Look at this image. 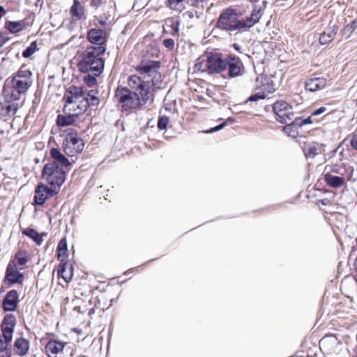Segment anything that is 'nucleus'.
Segmentation results:
<instances>
[{
  "label": "nucleus",
  "instance_id": "obj_1",
  "mask_svg": "<svg viewBox=\"0 0 357 357\" xmlns=\"http://www.w3.org/2000/svg\"><path fill=\"white\" fill-rule=\"evenodd\" d=\"M32 73L29 70L20 68L13 77L10 83L4 85L2 96L8 102L17 101L32 84Z\"/></svg>",
  "mask_w": 357,
  "mask_h": 357
},
{
  "label": "nucleus",
  "instance_id": "obj_2",
  "mask_svg": "<svg viewBox=\"0 0 357 357\" xmlns=\"http://www.w3.org/2000/svg\"><path fill=\"white\" fill-rule=\"evenodd\" d=\"M105 54L102 47H86L77 62L78 70L81 73L103 72L105 61L102 56Z\"/></svg>",
  "mask_w": 357,
  "mask_h": 357
},
{
  "label": "nucleus",
  "instance_id": "obj_3",
  "mask_svg": "<svg viewBox=\"0 0 357 357\" xmlns=\"http://www.w3.org/2000/svg\"><path fill=\"white\" fill-rule=\"evenodd\" d=\"M114 98L117 102V106L123 112L139 109L148 102V100H142L143 97L137 92H133L128 87L121 85L115 89Z\"/></svg>",
  "mask_w": 357,
  "mask_h": 357
},
{
  "label": "nucleus",
  "instance_id": "obj_4",
  "mask_svg": "<svg viewBox=\"0 0 357 357\" xmlns=\"http://www.w3.org/2000/svg\"><path fill=\"white\" fill-rule=\"evenodd\" d=\"M236 8L229 6L224 9L218 17L215 27L229 33L237 31V33L245 32L242 20H236Z\"/></svg>",
  "mask_w": 357,
  "mask_h": 357
},
{
  "label": "nucleus",
  "instance_id": "obj_5",
  "mask_svg": "<svg viewBox=\"0 0 357 357\" xmlns=\"http://www.w3.org/2000/svg\"><path fill=\"white\" fill-rule=\"evenodd\" d=\"M195 64L196 67L201 66L202 62H205L206 69L204 71L209 75L220 74L226 70L225 57L217 50L211 51L206 50L205 54L201 56Z\"/></svg>",
  "mask_w": 357,
  "mask_h": 357
},
{
  "label": "nucleus",
  "instance_id": "obj_6",
  "mask_svg": "<svg viewBox=\"0 0 357 357\" xmlns=\"http://www.w3.org/2000/svg\"><path fill=\"white\" fill-rule=\"evenodd\" d=\"M63 150L66 155L73 157L82 152L84 147V140L78 136L77 130L70 129L63 140Z\"/></svg>",
  "mask_w": 357,
  "mask_h": 357
},
{
  "label": "nucleus",
  "instance_id": "obj_7",
  "mask_svg": "<svg viewBox=\"0 0 357 357\" xmlns=\"http://www.w3.org/2000/svg\"><path fill=\"white\" fill-rule=\"evenodd\" d=\"M250 3L247 8L251 9V13L244 20H242L245 32L249 31L260 21L267 5L266 1H263L261 4H259V0H251Z\"/></svg>",
  "mask_w": 357,
  "mask_h": 357
},
{
  "label": "nucleus",
  "instance_id": "obj_8",
  "mask_svg": "<svg viewBox=\"0 0 357 357\" xmlns=\"http://www.w3.org/2000/svg\"><path fill=\"white\" fill-rule=\"evenodd\" d=\"M50 154L53 161L46 163L45 174H47V171H50V169L52 171L54 169L60 171L64 170L63 167L68 168L72 165L69 159L66 156V154L62 153L59 148L50 149Z\"/></svg>",
  "mask_w": 357,
  "mask_h": 357
},
{
  "label": "nucleus",
  "instance_id": "obj_9",
  "mask_svg": "<svg viewBox=\"0 0 357 357\" xmlns=\"http://www.w3.org/2000/svg\"><path fill=\"white\" fill-rule=\"evenodd\" d=\"M129 89L143 97L142 100H149L151 90L149 81H145L137 75H131L128 78Z\"/></svg>",
  "mask_w": 357,
  "mask_h": 357
},
{
  "label": "nucleus",
  "instance_id": "obj_10",
  "mask_svg": "<svg viewBox=\"0 0 357 357\" xmlns=\"http://www.w3.org/2000/svg\"><path fill=\"white\" fill-rule=\"evenodd\" d=\"M226 70L227 75L226 78L233 79L242 76L245 72L244 65L241 59L235 54H228L225 56Z\"/></svg>",
  "mask_w": 357,
  "mask_h": 357
},
{
  "label": "nucleus",
  "instance_id": "obj_11",
  "mask_svg": "<svg viewBox=\"0 0 357 357\" xmlns=\"http://www.w3.org/2000/svg\"><path fill=\"white\" fill-rule=\"evenodd\" d=\"M109 34L102 29L91 28L87 31L86 39L91 44L89 47H102L104 52L107 50Z\"/></svg>",
  "mask_w": 357,
  "mask_h": 357
},
{
  "label": "nucleus",
  "instance_id": "obj_12",
  "mask_svg": "<svg viewBox=\"0 0 357 357\" xmlns=\"http://www.w3.org/2000/svg\"><path fill=\"white\" fill-rule=\"evenodd\" d=\"M66 344V342L60 340L54 333H46V355L51 357L48 352L56 355L61 353Z\"/></svg>",
  "mask_w": 357,
  "mask_h": 357
},
{
  "label": "nucleus",
  "instance_id": "obj_13",
  "mask_svg": "<svg viewBox=\"0 0 357 357\" xmlns=\"http://www.w3.org/2000/svg\"><path fill=\"white\" fill-rule=\"evenodd\" d=\"M161 66V62L156 60H142L138 65L135 67V69L140 75H144V77H151L154 72H156Z\"/></svg>",
  "mask_w": 357,
  "mask_h": 357
},
{
  "label": "nucleus",
  "instance_id": "obj_14",
  "mask_svg": "<svg viewBox=\"0 0 357 357\" xmlns=\"http://www.w3.org/2000/svg\"><path fill=\"white\" fill-rule=\"evenodd\" d=\"M330 168V172L337 174L340 176H344L347 181H351L354 175V169L348 163H335L331 165H326L325 169Z\"/></svg>",
  "mask_w": 357,
  "mask_h": 357
},
{
  "label": "nucleus",
  "instance_id": "obj_15",
  "mask_svg": "<svg viewBox=\"0 0 357 357\" xmlns=\"http://www.w3.org/2000/svg\"><path fill=\"white\" fill-rule=\"evenodd\" d=\"M19 268L14 264L8 265L6 271V280L9 284H21L24 280V275L19 271Z\"/></svg>",
  "mask_w": 357,
  "mask_h": 357
},
{
  "label": "nucleus",
  "instance_id": "obj_16",
  "mask_svg": "<svg viewBox=\"0 0 357 357\" xmlns=\"http://www.w3.org/2000/svg\"><path fill=\"white\" fill-rule=\"evenodd\" d=\"M323 176L326 185L331 188L337 189L346 184L347 178L344 176L333 175L331 172L324 173Z\"/></svg>",
  "mask_w": 357,
  "mask_h": 357
},
{
  "label": "nucleus",
  "instance_id": "obj_17",
  "mask_svg": "<svg viewBox=\"0 0 357 357\" xmlns=\"http://www.w3.org/2000/svg\"><path fill=\"white\" fill-rule=\"evenodd\" d=\"M18 301V293L16 290L9 291L3 301V307L5 311H13L17 307Z\"/></svg>",
  "mask_w": 357,
  "mask_h": 357
},
{
  "label": "nucleus",
  "instance_id": "obj_18",
  "mask_svg": "<svg viewBox=\"0 0 357 357\" xmlns=\"http://www.w3.org/2000/svg\"><path fill=\"white\" fill-rule=\"evenodd\" d=\"M327 80L324 77H314L307 79L305 83V88L310 92H315L324 89Z\"/></svg>",
  "mask_w": 357,
  "mask_h": 357
},
{
  "label": "nucleus",
  "instance_id": "obj_19",
  "mask_svg": "<svg viewBox=\"0 0 357 357\" xmlns=\"http://www.w3.org/2000/svg\"><path fill=\"white\" fill-rule=\"evenodd\" d=\"M64 114H59L57 115L56 123L58 126L66 127L73 126L79 118V114H71L67 112Z\"/></svg>",
  "mask_w": 357,
  "mask_h": 357
},
{
  "label": "nucleus",
  "instance_id": "obj_20",
  "mask_svg": "<svg viewBox=\"0 0 357 357\" xmlns=\"http://www.w3.org/2000/svg\"><path fill=\"white\" fill-rule=\"evenodd\" d=\"M29 260V255L25 250H19L14 258L9 262L8 265L14 264L15 267L22 270L26 267V263Z\"/></svg>",
  "mask_w": 357,
  "mask_h": 357
},
{
  "label": "nucleus",
  "instance_id": "obj_21",
  "mask_svg": "<svg viewBox=\"0 0 357 357\" xmlns=\"http://www.w3.org/2000/svg\"><path fill=\"white\" fill-rule=\"evenodd\" d=\"M337 31L338 26L337 24L331 25V22H330L328 27L319 36V41L320 44L326 45L331 43Z\"/></svg>",
  "mask_w": 357,
  "mask_h": 357
},
{
  "label": "nucleus",
  "instance_id": "obj_22",
  "mask_svg": "<svg viewBox=\"0 0 357 357\" xmlns=\"http://www.w3.org/2000/svg\"><path fill=\"white\" fill-rule=\"evenodd\" d=\"M69 13L72 18H74L76 20H85L86 19L85 9L78 0L73 1V3L70 8Z\"/></svg>",
  "mask_w": 357,
  "mask_h": 357
},
{
  "label": "nucleus",
  "instance_id": "obj_23",
  "mask_svg": "<svg viewBox=\"0 0 357 357\" xmlns=\"http://www.w3.org/2000/svg\"><path fill=\"white\" fill-rule=\"evenodd\" d=\"M67 173L65 170H55L47 171L46 174V181H50L54 182L56 184L62 185L66 179Z\"/></svg>",
  "mask_w": 357,
  "mask_h": 357
},
{
  "label": "nucleus",
  "instance_id": "obj_24",
  "mask_svg": "<svg viewBox=\"0 0 357 357\" xmlns=\"http://www.w3.org/2000/svg\"><path fill=\"white\" fill-rule=\"evenodd\" d=\"M68 265H69V260L66 259H60V263L57 267V275L61 277L63 280L68 283L72 280L73 273L68 270Z\"/></svg>",
  "mask_w": 357,
  "mask_h": 357
},
{
  "label": "nucleus",
  "instance_id": "obj_25",
  "mask_svg": "<svg viewBox=\"0 0 357 357\" xmlns=\"http://www.w3.org/2000/svg\"><path fill=\"white\" fill-rule=\"evenodd\" d=\"M103 72H91V73H82L84 74L82 77L84 83L88 87H93L98 85L97 77L101 75Z\"/></svg>",
  "mask_w": 357,
  "mask_h": 357
},
{
  "label": "nucleus",
  "instance_id": "obj_26",
  "mask_svg": "<svg viewBox=\"0 0 357 357\" xmlns=\"http://www.w3.org/2000/svg\"><path fill=\"white\" fill-rule=\"evenodd\" d=\"M273 112L275 114L276 121L282 124L287 123V120H292L294 116V113L292 112V110H273Z\"/></svg>",
  "mask_w": 357,
  "mask_h": 357
},
{
  "label": "nucleus",
  "instance_id": "obj_27",
  "mask_svg": "<svg viewBox=\"0 0 357 357\" xmlns=\"http://www.w3.org/2000/svg\"><path fill=\"white\" fill-rule=\"evenodd\" d=\"M61 185L59 184H56L53 181H46V187H45V199L46 201L54 195H57L61 188Z\"/></svg>",
  "mask_w": 357,
  "mask_h": 357
},
{
  "label": "nucleus",
  "instance_id": "obj_28",
  "mask_svg": "<svg viewBox=\"0 0 357 357\" xmlns=\"http://www.w3.org/2000/svg\"><path fill=\"white\" fill-rule=\"evenodd\" d=\"M56 253L59 261L60 259H66L68 256V243L66 236L61 238L59 241L56 248Z\"/></svg>",
  "mask_w": 357,
  "mask_h": 357
},
{
  "label": "nucleus",
  "instance_id": "obj_29",
  "mask_svg": "<svg viewBox=\"0 0 357 357\" xmlns=\"http://www.w3.org/2000/svg\"><path fill=\"white\" fill-rule=\"evenodd\" d=\"M5 101V105H2L1 107L2 113L9 116H14L18 109V103L17 102V101Z\"/></svg>",
  "mask_w": 357,
  "mask_h": 357
},
{
  "label": "nucleus",
  "instance_id": "obj_30",
  "mask_svg": "<svg viewBox=\"0 0 357 357\" xmlns=\"http://www.w3.org/2000/svg\"><path fill=\"white\" fill-rule=\"evenodd\" d=\"M15 350L20 356L25 355L29 350V342L24 338H19L15 342Z\"/></svg>",
  "mask_w": 357,
  "mask_h": 357
},
{
  "label": "nucleus",
  "instance_id": "obj_31",
  "mask_svg": "<svg viewBox=\"0 0 357 357\" xmlns=\"http://www.w3.org/2000/svg\"><path fill=\"white\" fill-rule=\"evenodd\" d=\"M190 0H166L165 5L167 8L181 12L185 8L183 3L189 4Z\"/></svg>",
  "mask_w": 357,
  "mask_h": 357
},
{
  "label": "nucleus",
  "instance_id": "obj_32",
  "mask_svg": "<svg viewBox=\"0 0 357 357\" xmlns=\"http://www.w3.org/2000/svg\"><path fill=\"white\" fill-rule=\"evenodd\" d=\"M22 234L33 239L38 245H41L43 239V234H40L32 228H26L22 230Z\"/></svg>",
  "mask_w": 357,
  "mask_h": 357
},
{
  "label": "nucleus",
  "instance_id": "obj_33",
  "mask_svg": "<svg viewBox=\"0 0 357 357\" xmlns=\"http://www.w3.org/2000/svg\"><path fill=\"white\" fill-rule=\"evenodd\" d=\"M356 29L357 20H354L349 24H346L341 31L342 36L344 38V39H348Z\"/></svg>",
  "mask_w": 357,
  "mask_h": 357
},
{
  "label": "nucleus",
  "instance_id": "obj_34",
  "mask_svg": "<svg viewBox=\"0 0 357 357\" xmlns=\"http://www.w3.org/2000/svg\"><path fill=\"white\" fill-rule=\"evenodd\" d=\"M286 125L283 127L282 131L286 133L288 136L292 138H296L298 136V131L295 122L292 119L290 123H285Z\"/></svg>",
  "mask_w": 357,
  "mask_h": 357
},
{
  "label": "nucleus",
  "instance_id": "obj_35",
  "mask_svg": "<svg viewBox=\"0 0 357 357\" xmlns=\"http://www.w3.org/2000/svg\"><path fill=\"white\" fill-rule=\"evenodd\" d=\"M98 90L91 89L87 93V97H84V99L90 104V106H98L100 103L99 98L98 97Z\"/></svg>",
  "mask_w": 357,
  "mask_h": 357
},
{
  "label": "nucleus",
  "instance_id": "obj_36",
  "mask_svg": "<svg viewBox=\"0 0 357 357\" xmlns=\"http://www.w3.org/2000/svg\"><path fill=\"white\" fill-rule=\"evenodd\" d=\"M75 93L74 92H67L66 91L63 97V100L64 101L63 113H66L68 107L75 104Z\"/></svg>",
  "mask_w": 357,
  "mask_h": 357
},
{
  "label": "nucleus",
  "instance_id": "obj_37",
  "mask_svg": "<svg viewBox=\"0 0 357 357\" xmlns=\"http://www.w3.org/2000/svg\"><path fill=\"white\" fill-rule=\"evenodd\" d=\"M45 192V185L40 183L36 190V195L34 196V202L37 205H42L45 203V197L43 192Z\"/></svg>",
  "mask_w": 357,
  "mask_h": 357
},
{
  "label": "nucleus",
  "instance_id": "obj_38",
  "mask_svg": "<svg viewBox=\"0 0 357 357\" xmlns=\"http://www.w3.org/2000/svg\"><path fill=\"white\" fill-rule=\"evenodd\" d=\"M67 92H74L75 93V99H79L83 97L86 92L85 86H77L75 85H70L66 89Z\"/></svg>",
  "mask_w": 357,
  "mask_h": 357
},
{
  "label": "nucleus",
  "instance_id": "obj_39",
  "mask_svg": "<svg viewBox=\"0 0 357 357\" xmlns=\"http://www.w3.org/2000/svg\"><path fill=\"white\" fill-rule=\"evenodd\" d=\"M272 110H292V106L284 100H277L273 104Z\"/></svg>",
  "mask_w": 357,
  "mask_h": 357
},
{
  "label": "nucleus",
  "instance_id": "obj_40",
  "mask_svg": "<svg viewBox=\"0 0 357 357\" xmlns=\"http://www.w3.org/2000/svg\"><path fill=\"white\" fill-rule=\"evenodd\" d=\"M6 27L10 33H15L23 30L24 25L22 22H8L6 23Z\"/></svg>",
  "mask_w": 357,
  "mask_h": 357
},
{
  "label": "nucleus",
  "instance_id": "obj_41",
  "mask_svg": "<svg viewBox=\"0 0 357 357\" xmlns=\"http://www.w3.org/2000/svg\"><path fill=\"white\" fill-rule=\"evenodd\" d=\"M267 97V94L264 92H257L250 95L244 102L243 104H247L248 102H257L259 100H264Z\"/></svg>",
  "mask_w": 357,
  "mask_h": 357
},
{
  "label": "nucleus",
  "instance_id": "obj_42",
  "mask_svg": "<svg viewBox=\"0 0 357 357\" xmlns=\"http://www.w3.org/2000/svg\"><path fill=\"white\" fill-rule=\"evenodd\" d=\"M169 121V118L166 115H162L158 117L157 126L160 130H166Z\"/></svg>",
  "mask_w": 357,
  "mask_h": 357
},
{
  "label": "nucleus",
  "instance_id": "obj_43",
  "mask_svg": "<svg viewBox=\"0 0 357 357\" xmlns=\"http://www.w3.org/2000/svg\"><path fill=\"white\" fill-rule=\"evenodd\" d=\"M89 107H91V106H90V104L89 103V102L86 100V99H84L83 98V99L80 101V102L79 104L76 105V109H78V110H79V112H77L76 114H79V116L80 114H84V112H86V110L88 109V108Z\"/></svg>",
  "mask_w": 357,
  "mask_h": 357
},
{
  "label": "nucleus",
  "instance_id": "obj_44",
  "mask_svg": "<svg viewBox=\"0 0 357 357\" xmlns=\"http://www.w3.org/2000/svg\"><path fill=\"white\" fill-rule=\"evenodd\" d=\"M151 77V80H149L150 82L151 86H156L162 82V75L158 70L154 72Z\"/></svg>",
  "mask_w": 357,
  "mask_h": 357
},
{
  "label": "nucleus",
  "instance_id": "obj_45",
  "mask_svg": "<svg viewBox=\"0 0 357 357\" xmlns=\"http://www.w3.org/2000/svg\"><path fill=\"white\" fill-rule=\"evenodd\" d=\"M37 50V43L36 41L32 42L22 53V55L25 58L31 56Z\"/></svg>",
  "mask_w": 357,
  "mask_h": 357
},
{
  "label": "nucleus",
  "instance_id": "obj_46",
  "mask_svg": "<svg viewBox=\"0 0 357 357\" xmlns=\"http://www.w3.org/2000/svg\"><path fill=\"white\" fill-rule=\"evenodd\" d=\"M303 151L306 158H314L317 154V148L314 146L305 147Z\"/></svg>",
  "mask_w": 357,
  "mask_h": 357
},
{
  "label": "nucleus",
  "instance_id": "obj_47",
  "mask_svg": "<svg viewBox=\"0 0 357 357\" xmlns=\"http://www.w3.org/2000/svg\"><path fill=\"white\" fill-rule=\"evenodd\" d=\"M226 126L227 121H223L214 127H211L209 129L204 130V132L206 134H211L223 129Z\"/></svg>",
  "mask_w": 357,
  "mask_h": 357
},
{
  "label": "nucleus",
  "instance_id": "obj_48",
  "mask_svg": "<svg viewBox=\"0 0 357 357\" xmlns=\"http://www.w3.org/2000/svg\"><path fill=\"white\" fill-rule=\"evenodd\" d=\"M15 322H16L15 317L13 314H8L4 317V319L2 321V324L4 325L15 326Z\"/></svg>",
  "mask_w": 357,
  "mask_h": 357
},
{
  "label": "nucleus",
  "instance_id": "obj_49",
  "mask_svg": "<svg viewBox=\"0 0 357 357\" xmlns=\"http://www.w3.org/2000/svg\"><path fill=\"white\" fill-rule=\"evenodd\" d=\"M162 44L166 48L172 50L174 48L175 42L174 39L167 38L163 40Z\"/></svg>",
  "mask_w": 357,
  "mask_h": 357
},
{
  "label": "nucleus",
  "instance_id": "obj_50",
  "mask_svg": "<svg viewBox=\"0 0 357 357\" xmlns=\"http://www.w3.org/2000/svg\"><path fill=\"white\" fill-rule=\"evenodd\" d=\"M172 20V35L176 36L178 34L179 32V25H180V20H177L176 21H174L173 19Z\"/></svg>",
  "mask_w": 357,
  "mask_h": 357
},
{
  "label": "nucleus",
  "instance_id": "obj_51",
  "mask_svg": "<svg viewBox=\"0 0 357 357\" xmlns=\"http://www.w3.org/2000/svg\"><path fill=\"white\" fill-rule=\"evenodd\" d=\"M350 146L353 149L357 151V134L353 133L349 139Z\"/></svg>",
  "mask_w": 357,
  "mask_h": 357
},
{
  "label": "nucleus",
  "instance_id": "obj_52",
  "mask_svg": "<svg viewBox=\"0 0 357 357\" xmlns=\"http://www.w3.org/2000/svg\"><path fill=\"white\" fill-rule=\"evenodd\" d=\"M106 3V0H91L90 5L91 7L98 8Z\"/></svg>",
  "mask_w": 357,
  "mask_h": 357
},
{
  "label": "nucleus",
  "instance_id": "obj_53",
  "mask_svg": "<svg viewBox=\"0 0 357 357\" xmlns=\"http://www.w3.org/2000/svg\"><path fill=\"white\" fill-rule=\"evenodd\" d=\"M293 120L295 122L297 128H301L303 126L306 125L305 123L304 122L305 121L303 119V117L302 116L295 117L294 119L293 118Z\"/></svg>",
  "mask_w": 357,
  "mask_h": 357
},
{
  "label": "nucleus",
  "instance_id": "obj_54",
  "mask_svg": "<svg viewBox=\"0 0 357 357\" xmlns=\"http://www.w3.org/2000/svg\"><path fill=\"white\" fill-rule=\"evenodd\" d=\"M326 111V108L325 107H324V106L320 107L314 109L311 113V116H319V115L322 114L323 113H324Z\"/></svg>",
  "mask_w": 357,
  "mask_h": 357
},
{
  "label": "nucleus",
  "instance_id": "obj_55",
  "mask_svg": "<svg viewBox=\"0 0 357 357\" xmlns=\"http://www.w3.org/2000/svg\"><path fill=\"white\" fill-rule=\"evenodd\" d=\"M2 333L6 342H10L12 340L13 333V331H2Z\"/></svg>",
  "mask_w": 357,
  "mask_h": 357
},
{
  "label": "nucleus",
  "instance_id": "obj_56",
  "mask_svg": "<svg viewBox=\"0 0 357 357\" xmlns=\"http://www.w3.org/2000/svg\"><path fill=\"white\" fill-rule=\"evenodd\" d=\"M345 140H346V139H344L343 142H342L341 143H340V144H338V146H337L336 148H335L334 149H333L332 151H331L328 153V156H329V158H333V157L336 155V153H337V152L338 149L342 146V145L343 142H344Z\"/></svg>",
  "mask_w": 357,
  "mask_h": 357
},
{
  "label": "nucleus",
  "instance_id": "obj_57",
  "mask_svg": "<svg viewBox=\"0 0 357 357\" xmlns=\"http://www.w3.org/2000/svg\"><path fill=\"white\" fill-rule=\"evenodd\" d=\"M8 40V37L5 33H0V48Z\"/></svg>",
  "mask_w": 357,
  "mask_h": 357
},
{
  "label": "nucleus",
  "instance_id": "obj_58",
  "mask_svg": "<svg viewBox=\"0 0 357 357\" xmlns=\"http://www.w3.org/2000/svg\"><path fill=\"white\" fill-rule=\"evenodd\" d=\"M244 105V104H243V103H241V104H236V105H234L233 106V109H231V112H232L233 114H238V113L242 112V111H241V110H240V108H239V107H240L241 105Z\"/></svg>",
  "mask_w": 357,
  "mask_h": 357
},
{
  "label": "nucleus",
  "instance_id": "obj_59",
  "mask_svg": "<svg viewBox=\"0 0 357 357\" xmlns=\"http://www.w3.org/2000/svg\"><path fill=\"white\" fill-rule=\"evenodd\" d=\"M245 14V11H241L238 9H236V15H235V18L236 20H244V19H240Z\"/></svg>",
  "mask_w": 357,
  "mask_h": 357
},
{
  "label": "nucleus",
  "instance_id": "obj_60",
  "mask_svg": "<svg viewBox=\"0 0 357 357\" xmlns=\"http://www.w3.org/2000/svg\"><path fill=\"white\" fill-rule=\"evenodd\" d=\"M13 329H14L13 326L4 325V324H1L2 331H13Z\"/></svg>",
  "mask_w": 357,
  "mask_h": 357
},
{
  "label": "nucleus",
  "instance_id": "obj_61",
  "mask_svg": "<svg viewBox=\"0 0 357 357\" xmlns=\"http://www.w3.org/2000/svg\"><path fill=\"white\" fill-rule=\"evenodd\" d=\"M312 117L313 116H311V114H310L309 116H307L306 118H303V119L305 121L304 122L305 123L306 125L312 124L313 123V121L312 119Z\"/></svg>",
  "mask_w": 357,
  "mask_h": 357
},
{
  "label": "nucleus",
  "instance_id": "obj_62",
  "mask_svg": "<svg viewBox=\"0 0 357 357\" xmlns=\"http://www.w3.org/2000/svg\"><path fill=\"white\" fill-rule=\"evenodd\" d=\"M77 110H78V109H76V104L67 107V112L69 113H71V112H75Z\"/></svg>",
  "mask_w": 357,
  "mask_h": 357
},
{
  "label": "nucleus",
  "instance_id": "obj_63",
  "mask_svg": "<svg viewBox=\"0 0 357 357\" xmlns=\"http://www.w3.org/2000/svg\"><path fill=\"white\" fill-rule=\"evenodd\" d=\"M232 47L237 52L241 53V47L239 44L238 43H233L232 44Z\"/></svg>",
  "mask_w": 357,
  "mask_h": 357
},
{
  "label": "nucleus",
  "instance_id": "obj_64",
  "mask_svg": "<svg viewBox=\"0 0 357 357\" xmlns=\"http://www.w3.org/2000/svg\"><path fill=\"white\" fill-rule=\"evenodd\" d=\"M199 1L198 0H190L188 5L193 6V7H197L199 5Z\"/></svg>",
  "mask_w": 357,
  "mask_h": 357
}]
</instances>
